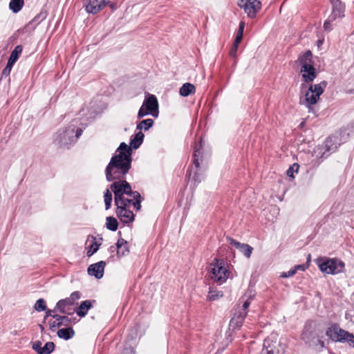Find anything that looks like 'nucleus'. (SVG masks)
I'll use <instances>...</instances> for the list:
<instances>
[{
  "mask_svg": "<svg viewBox=\"0 0 354 354\" xmlns=\"http://www.w3.org/2000/svg\"><path fill=\"white\" fill-rule=\"evenodd\" d=\"M116 153L105 169L106 179L109 182L123 179L131 167V150L126 143H120Z\"/></svg>",
  "mask_w": 354,
  "mask_h": 354,
  "instance_id": "obj_1",
  "label": "nucleus"
},
{
  "mask_svg": "<svg viewBox=\"0 0 354 354\" xmlns=\"http://www.w3.org/2000/svg\"><path fill=\"white\" fill-rule=\"evenodd\" d=\"M209 277L215 283H224L230 277V266L223 259H215L209 266Z\"/></svg>",
  "mask_w": 354,
  "mask_h": 354,
  "instance_id": "obj_2",
  "label": "nucleus"
},
{
  "mask_svg": "<svg viewBox=\"0 0 354 354\" xmlns=\"http://www.w3.org/2000/svg\"><path fill=\"white\" fill-rule=\"evenodd\" d=\"M326 86V82L317 84H310L304 92V95L300 96L299 104L306 106L308 109L309 112L313 111V105H315L318 102Z\"/></svg>",
  "mask_w": 354,
  "mask_h": 354,
  "instance_id": "obj_3",
  "label": "nucleus"
},
{
  "mask_svg": "<svg viewBox=\"0 0 354 354\" xmlns=\"http://www.w3.org/2000/svg\"><path fill=\"white\" fill-rule=\"evenodd\" d=\"M110 189L114 194L115 203L129 202V200L124 198L125 195H131L133 198L140 197V193L133 191L130 184L123 179L114 180L110 185Z\"/></svg>",
  "mask_w": 354,
  "mask_h": 354,
  "instance_id": "obj_4",
  "label": "nucleus"
},
{
  "mask_svg": "<svg viewBox=\"0 0 354 354\" xmlns=\"http://www.w3.org/2000/svg\"><path fill=\"white\" fill-rule=\"evenodd\" d=\"M82 129H75L74 124H71L65 129L59 130L54 136V142L61 147H68L73 144L82 135Z\"/></svg>",
  "mask_w": 354,
  "mask_h": 354,
  "instance_id": "obj_5",
  "label": "nucleus"
},
{
  "mask_svg": "<svg viewBox=\"0 0 354 354\" xmlns=\"http://www.w3.org/2000/svg\"><path fill=\"white\" fill-rule=\"evenodd\" d=\"M312 56L311 51L307 50L300 55L298 59V62L301 66L300 72L306 83L313 82L316 77L315 68L312 64Z\"/></svg>",
  "mask_w": 354,
  "mask_h": 354,
  "instance_id": "obj_6",
  "label": "nucleus"
},
{
  "mask_svg": "<svg viewBox=\"0 0 354 354\" xmlns=\"http://www.w3.org/2000/svg\"><path fill=\"white\" fill-rule=\"evenodd\" d=\"M158 102L154 95L148 94L138 113V118H142L147 115L154 118L158 116Z\"/></svg>",
  "mask_w": 354,
  "mask_h": 354,
  "instance_id": "obj_7",
  "label": "nucleus"
},
{
  "mask_svg": "<svg viewBox=\"0 0 354 354\" xmlns=\"http://www.w3.org/2000/svg\"><path fill=\"white\" fill-rule=\"evenodd\" d=\"M326 335L334 342H347L354 346V335L337 325H333L326 330Z\"/></svg>",
  "mask_w": 354,
  "mask_h": 354,
  "instance_id": "obj_8",
  "label": "nucleus"
},
{
  "mask_svg": "<svg viewBox=\"0 0 354 354\" xmlns=\"http://www.w3.org/2000/svg\"><path fill=\"white\" fill-rule=\"evenodd\" d=\"M319 268L323 272L335 274L344 270V263L340 260L328 259L323 262H320Z\"/></svg>",
  "mask_w": 354,
  "mask_h": 354,
  "instance_id": "obj_9",
  "label": "nucleus"
},
{
  "mask_svg": "<svg viewBox=\"0 0 354 354\" xmlns=\"http://www.w3.org/2000/svg\"><path fill=\"white\" fill-rule=\"evenodd\" d=\"M117 207L116 215L119 218L121 222L124 223H129L133 221L134 214L130 209L131 201L129 202H120L115 203Z\"/></svg>",
  "mask_w": 354,
  "mask_h": 354,
  "instance_id": "obj_10",
  "label": "nucleus"
},
{
  "mask_svg": "<svg viewBox=\"0 0 354 354\" xmlns=\"http://www.w3.org/2000/svg\"><path fill=\"white\" fill-rule=\"evenodd\" d=\"M237 4L251 19L256 17L257 14L261 9V3L259 0H239Z\"/></svg>",
  "mask_w": 354,
  "mask_h": 354,
  "instance_id": "obj_11",
  "label": "nucleus"
},
{
  "mask_svg": "<svg viewBox=\"0 0 354 354\" xmlns=\"http://www.w3.org/2000/svg\"><path fill=\"white\" fill-rule=\"evenodd\" d=\"M81 297V293L79 291L72 292L69 297L59 300L55 306L56 310L62 314H69L70 306H73L76 301Z\"/></svg>",
  "mask_w": 354,
  "mask_h": 354,
  "instance_id": "obj_12",
  "label": "nucleus"
},
{
  "mask_svg": "<svg viewBox=\"0 0 354 354\" xmlns=\"http://www.w3.org/2000/svg\"><path fill=\"white\" fill-rule=\"evenodd\" d=\"M319 337L318 333L315 328V324L313 322L306 324L301 334L302 339L308 344H310L315 339Z\"/></svg>",
  "mask_w": 354,
  "mask_h": 354,
  "instance_id": "obj_13",
  "label": "nucleus"
},
{
  "mask_svg": "<svg viewBox=\"0 0 354 354\" xmlns=\"http://www.w3.org/2000/svg\"><path fill=\"white\" fill-rule=\"evenodd\" d=\"M263 346L265 348L263 350V354H284L285 345L280 342H270V339L264 341Z\"/></svg>",
  "mask_w": 354,
  "mask_h": 354,
  "instance_id": "obj_14",
  "label": "nucleus"
},
{
  "mask_svg": "<svg viewBox=\"0 0 354 354\" xmlns=\"http://www.w3.org/2000/svg\"><path fill=\"white\" fill-rule=\"evenodd\" d=\"M247 314L248 311H241L236 308H234L233 316L230 322V327H232L233 329L240 328Z\"/></svg>",
  "mask_w": 354,
  "mask_h": 354,
  "instance_id": "obj_15",
  "label": "nucleus"
},
{
  "mask_svg": "<svg viewBox=\"0 0 354 354\" xmlns=\"http://www.w3.org/2000/svg\"><path fill=\"white\" fill-rule=\"evenodd\" d=\"M332 12L330 20H336L344 17V6L339 0H331Z\"/></svg>",
  "mask_w": 354,
  "mask_h": 354,
  "instance_id": "obj_16",
  "label": "nucleus"
},
{
  "mask_svg": "<svg viewBox=\"0 0 354 354\" xmlns=\"http://www.w3.org/2000/svg\"><path fill=\"white\" fill-rule=\"evenodd\" d=\"M105 261H101L96 263H93L88 268V274L94 276L97 279H101L104 275Z\"/></svg>",
  "mask_w": 354,
  "mask_h": 354,
  "instance_id": "obj_17",
  "label": "nucleus"
},
{
  "mask_svg": "<svg viewBox=\"0 0 354 354\" xmlns=\"http://www.w3.org/2000/svg\"><path fill=\"white\" fill-rule=\"evenodd\" d=\"M106 6L105 0H88L86 10L88 12L96 14Z\"/></svg>",
  "mask_w": 354,
  "mask_h": 354,
  "instance_id": "obj_18",
  "label": "nucleus"
},
{
  "mask_svg": "<svg viewBox=\"0 0 354 354\" xmlns=\"http://www.w3.org/2000/svg\"><path fill=\"white\" fill-rule=\"evenodd\" d=\"M115 249H117V254L118 257H124L129 252L127 242L122 238L118 240L116 248L114 246L110 247V250L112 252H113Z\"/></svg>",
  "mask_w": 354,
  "mask_h": 354,
  "instance_id": "obj_19",
  "label": "nucleus"
},
{
  "mask_svg": "<svg viewBox=\"0 0 354 354\" xmlns=\"http://www.w3.org/2000/svg\"><path fill=\"white\" fill-rule=\"evenodd\" d=\"M254 294L252 291H248L242 298L241 299V306H237L236 308L241 311H248V308L250 305L251 301L253 299Z\"/></svg>",
  "mask_w": 354,
  "mask_h": 354,
  "instance_id": "obj_20",
  "label": "nucleus"
},
{
  "mask_svg": "<svg viewBox=\"0 0 354 354\" xmlns=\"http://www.w3.org/2000/svg\"><path fill=\"white\" fill-rule=\"evenodd\" d=\"M144 133L142 131H138L136 133L133 138H131L130 140V149H138L143 142Z\"/></svg>",
  "mask_w": 354,
  "mask_h": 354,
  "instance_id": "obj_21",
  "label": "nucleus"
},
{
  "mask_svg": "<svg viewBox=\"0 0 354 354\" xmlns=\"http://www.w3.org/2000/svg\"><path fill=\"white\" fill-rule=\"evenodd\" d=\"M328 141H326L325 146H317L314 149V153L317 158H325L328 156L327 152L330 151L328 145Z\"/></svg>",
  "mask_w": 354,
  "mask_h": 354,
  "instance_id": "obj_22",
  "label": "nucleus"
},
{
  "mask_svg": "<svg viewBox=\"0 0 354 354\" xmlns=\"http://www.w3.org/2000/svg\"><path fill=\"white\" fill-rule=\"evenodd\" d=\"M92 307V304L91 301L86 300L81 303L80 306L78 307L76 313L77 314L81 317H84L86 314L88 310Z\"/></svg>",
  "mask_w": 354,
  "mask_h": 354,
  "instance_id": "obj_23",
  "label": "nucleus"
},
{
  "mask_svg": "<svg viewBox=\"0 0 354 354\" xmlns=\"http://www.w3.org/2000/svg\"><path fill=\"white\" fill-rule=\"evenodd\" d=\"M195 86L190 83H185L180 88V94L183 97H187L192 93H195Z\"/></svg>",
  "mask_w": 354,
  "mask_h": 354,
  "instance_id": "obj_24",
  "label": "nucleus"
},
{
  "mask_svg": "<svg viewBox=\"0 0 354 354\" xmlns=\"http://www.w3.org/2000/svg\"><path fill=\"white\" fill-rule=\"evenodd\" d=\"M57 334L59 338H62L64 339L67 340L72 338L74 336L75 332L72 328L69 327L59 329L57 331Z\"/></svg>",
  "mask_w": 354,
  "mask_h": 354,
  "instance_id": "obj_25",
  "label": "nucleus"
},
{
  "mask_svg": "<svg viewBox=\"0 0 354 354\" xmlns=\"http://www.w3.org/2000/svg\"><path fill=\"white\" fill-rule=\"evenodd\" d=\"M153 125V120L152 119H146L143 120L141 122H140L137 126L136 129L140 130H145L147 131L149 130L152 126Z\"/></svg>",
  "mask_w": 354,
  "mask_h": 354,
  "instance_id": "obj_26",
  "label": "nucleus"
},
{
  "mask_svg": "<svg viewBox=\"0 0 354 354\" xmlns=\"http://www.w3.org/2000/svg\"><path fill=\"white\" fill-rule=\"evenodd\" d=\"M23 6L24 0H11L9 3V8L14 13L20 11Z\"/></svg>",
  "mask_w": 354,
  "mask_h": 354,
  "instance_id": "obj_27",
  "label": "nucleus"
},
{
  "mask_svg": "<svg viewBox=\"0 0 354 354\" xmlns=\"http://www.w3.org/2000/svg\"><path fill=\"white\" fill-rule=\"evenodd\" d=\"M106 227L111 231H116L118 227V223L115 218L113 216H108L106 218Z\"/></svg>",
  "mask_w": 354,
  "mask_h": 354,
  "instance_id": "obj_28",
  "label": "nucleus"
},
{
  "mask_svg": "<svg viewBox=\"0 0 354 354\" xmlns=\"http://www.w3.org/2000/svg\"><path fill=\"white\" fill-rule=\"evenodd\" d=\"M238 250L242 252L246 258L249 259L252 253L253 248L248 244L241 243Z\"/></svg>",
  "mask_w": 354,
  "mask_h": 354,
  "instance_id": "obj_29",
  "label": "nucleus"
},
{
  "mask_svg": "<svg viewBox=\"0 0 354 354\" xmlns=\"http://www.w3.org/2000/svg\"><path fill=\"white\" fill-rule=\"evenodd\" d=\"M201 147H202V140H201L200 144L198 145H196L194 149V164L195 165L196 168L199 167V165H200L198 156H200V153H201L200 149H201Z\"/></svg>",
  "mask_w": 354,
  "mask_h": 354,
  "instance_id": "obj_30",
  "label": "nucleus"
},
{
  "mask_svg": "<svg viewBox=\"0 0 354 354\" xmlns=\"http://www.w3.org/2000/svg\"><path fill=\"white\" fill-rule=\"evenodd\" d=\"M55 344L52 342H46L41 348L39 354H50L54 350Z\"/></svg>",
  "mask_w": 354,
  "mask_h": 354,
  "instance_id": "obj_31",
  "label": "nucleus"
},
{
  "mask_svg": "<svg viewBox=\"0 0 354 354\" xmlns=\"http://www.w3.org/2000/svg\"><path fill=\"white\" fill-rule=\"evenodd\" d=\"M104 203L106 209H109L111 207V202H112V194L109 189H106L104 194Z\"/></svg>",
  "mask_w": 354,
  "mask_h": 354,
  "instance_id": "obj_32",
  "label": "nucleus"
},
{
  "mask_svg": "<svg viewBox=\"0 0 354 354\" xmlns=\"http://www.w3.org/2000/svg\"><path fill=\"white\" fill-rule=\"evenodd\" d=\"M21 52H22V46L21 45H17V46H15L14 50L11 52V54H10L9 58L11 59L12 60L17 62V60L18 59Z\"/></svg>",
  "mask_w": 354,
  "mask_h": 354,
  "instance_id": "obj_33",
  "label": "nucleus"
},
{
  "mask_svg": "<svg viewBox=\"0 0 354 354\" xmlns=\"http://www.w3.org/2000/svg\"><path fill=\"white\" fill-rule=\"evenodd\" d=\"M34 308L36 311L38 312L46 310V304L45 300L44 299H39L36 301L34 306Z\"/></svg>",
  "mask_w": 354,
  "mask_h": 354,
  "instance_id": "obj_34",
  "label": "nucleus"
},
{
  "mask_svg": "<svg viewBox=\"0 0 354 354\" xmlns=\"http://www.w3.org/2000/svg\"><path fill=\"white\" fill-rule=\"evenodd\" d=\"M223 292L215 290L210 289L208 292V299L210 301H214L220 297H222Z\"/></svg>",
  "mask_w": 354,
  "mask_h": 354,
  "instance_id": "obj_35",
  "label": "nucleus"
},
{
  "mask_svg": "<svg viewBox=\"0 0 354 354\" xmlns=\"http://www.w3.org/2000/svg\"><path fill=\"white\" fill-rule=\"evenodd\" d=\"M244 27H245V23L241 21L239 24V30H238V32L236 34V38L234 40L236 44H239L242 40Z\"/></svg>",
  "mask_w": 354,
  "mask_h": 354,
  "instance_id": "obj_36",
  "label": "nucleus"
},
{
  "mask_svg": "<svg viewBox=\"0 0 354 354\" xmlns=\"http://www.w3.org/2000/svg\"><path fill=\"white\" fill-rule=\"evenodd\" d=\"M299 167V166L298 164H297V163L293 164L287 170V175L289 177L293 178L294 177V173L298 172Z\"/></svg>",
  "mask_w": 354,
  "mask_h": 354,
  "instance_id": "obj_37",
  "label": "nucleus"
},
{
  "mask_svg": "<svg viewBox=\"0 0 354 354\" xmlns=\"http://www.w3.org/2000/svg\"><path fill=\"white\" fill-rule=\"evenodd\" d=\"M99 245L100 244H97L96 242L93 243L89 250L87 251V256L91 257L99 249Z\"/></svg>",
  "mask_w": 354,
  "mask_h": 354,
  "instance_id": "obj_38",
  "label": "nucleus"
},
{
  "mask_svg": "<svg viewBox=\"0 0 354 354\" xmlns=\"http://www.w3.org/2000/svg\"><path fill=\"white\" fill-rule=\"evenodd\" d=\"M135 200L131 203V205H133V207L137 209L140 210L141 208V201H142V197L140 195V197L138 198H133Z\"/></svg>",
  "mask_w": 354,
  "mask_h": 354,
  "instance_id": "obj_39",
  "label": "nucleus"
},
{
  "mask_svg": "<svg viewBox=\"0 0 354 354\" xmlns=\"http://www.w3.org/2000/svg\"><path fill=\"white\" fill-rule=\"evenodd\" d=\"M296 274V269L292 268L288 272H282L281 277L283 278H287L292 277Z\"/></svg>",
  "mask_w": 354,
  "mask_h": 354,
  "instance_id": "obj_40",
  "label": "nucleus"
},
{
  "mask_svg": "<svg viewBox=\"0 0 354 354\" xmlns=\"http://www.w3.org/2000/svg\"><path fill=\"white\" fill-rule=\"evenodd\" d=\"M42 348V344L39 341H36L32 344V349L35 350L38 354L41 352Z\"/></svg>",
  "mask_w": 354,
  "mask_h": 354,
  "instance_id": "obj_41",
  "label": "nucleus"
},
{
  "mask_svg": "<svg viewBox=\"0 0 354 354\" xmlns=\"http://www.w3.org/2000/svg\"><path fill=\"white\" fill-rule=\"evenodd\" d=\"M335 20H330V17L327 19L326 21H325L324 24V28L326 31H330L332 30L331 28V23L333 22Z\"/></svg>",
  "mask_w": 354,
  "mask_h": 354,
  "instance_id": "obj_42",
  "label": "nucleus"
},
{
  "mask_svg": "<svg viewBox=\"0 0 354 354\" xmlns=\"http://www.w3.org/2000/svg\"><path fill=\"white\" fill-rule=\"evenodd\" d=\"M238 45H239V44H236V41H234V44L230 50V55L231 57H234L236 56V51L238 49Z\"/></svg>",
  "mask_w": 354,
  "mask_h": 354,
  "instance_id": "obj_43",
  "label": "nucleus"
},
{
  "mask_svg": "<svg viewBox=\"0 0 354 354\" xmlns=\"http://www.w3.org/2000/svg\"><path fill=\"white\" fill-rule=\"evenodd\" d=\"M227 240L230 244L235 246L237 249L239 248V246H241V243L237 241L236 240L231 237H227Z\"/></svg>",
  "mask_w": 354,
  "mask_h": 354,
  "instance_id": "obj_44",
  "label": "nucleus"
},
{
  "mask_svg": "<svg viewBox=\"0 0 354 354\" xmlns=\"http://www.w3.org/2000/svg\"><path fill=\"white\" fill-rule=\"evenodd\" d=\"M50 329H54L55 328H58L62 326L60 321L54 320L53 322H49Z\"/></svg>",
  "mask_w": 354,
  "mask_h": 354,
  "instance_id": "obj_45",
  "label": "nucleus"
},
{
  "mask_svg": "<svg viewBox=\"0 0 354 354\" xmlns=\"http://www.w3.org/2000/svg\"><path fill=\"white\" fill-rule=\"evenodd\" d=\"M62 326H68L70 323V319L66 316H62L60 319Z\"/></svg>",
  "mask_w": 354,
  "mask_h": 354,
  "instance_id": "obj_46",
  "label": "nucleus"
},
{
  "mask_svg": "<svg viewBox=\"0 0 354 354\" xmlns=\"http://www.w3.org/2000/svg\"><path fill=\"white\" fill-rule=\"evenodd\" d=\"M15 62H16L15 61L12 60L11 59L9 58L6 67L7 68H9L10 70H12V68Z\"/></svg>",
  "mask_w": 354,
  "mask_h": 354,
  "instance_id": "obj_47",
  "label": "nucleus"
},
{
  "mask_svg": "<svg viewBox=\"0 0 354 354\" xmlns=\"http://www.w3.org/2000/svg\"><path fill=\"white\" fill-rule=\"evenodd\" d=\"M15 62H16L15 61L12 60L11 59L9 58L6 67L7 68H9L10 70H12V68Z\"/></svg>",
  "mask_w": 354,
  "mask_h": 354,
  "instance_id": "obj_48",
  "label": "nucleus"
},
{
  "mask_svg": "<svg viewBox=\"0 0 354 354\" xmlns=\"http://www.w3.org/2000/svg\"><path fill=\"white\" fill-rule=\"evenodd\" d=\"M57 310L56 308L55 310H46V316H45V318H46L48 316H51L53 317V315H54L53 313Z\"/></svg>",
  "mask_w": 354,
  "mask_h": 354,
  "instance_id": "obj_49",
  "label": "nucleus"
},
{
  "mask_svg": "<svg viewBox=\"0 0 354 354\" xmlns=\"http://www.w3.org/2000/svg\"><path fill=\"white\" fill-rule=\"evenodd\" d=\"M11 70L5 67L2 71V76H8L10 73Z\"/></svg>",
  "mask_w": 354,
  "mask_h": 354,
  "instance_id": "obj_50",
  "label": "nucleus"
},
{
  "mask_svg": "<svg viewBox=\"0 0 354 354\" xmlns=\"http://www.w3.org/2000/svg\"><path fill=\"white\" fill-rule=\"evenodd\" d=\"M305 268H306V267L304 265H297V266H295L294 268V269H296V272L297 271V270H304Z\"/></svg>",
  "mask_w": 354,
  "mask_h": 354,
  "instance_id": "obj_51",
  "label": "nucleus"
},
{
  "mask_svg": "<svg viewBox=\"0 0 354 354\" xmlns=\"http://www.w3.org/2000/svg\"><path fill=\"white\" fill-rule=\"evenodd\" d=\"M124 198L130 201L131 203H133V201L135 200L131 195H125Z\"/></svg>",
  "mask_w": 354,
  "mask_h": 354,
  "instance_id": "obj_52",
  "label": "nucleus"
},
{
  "mask_svg": "<svg viewBox=\"0 0 354 354\" xmlns=\"http://www.w3.org/2000/svg\"><path fill=\"white\" fill-rule=\"evenodd\" d=\"M62 317L61 315H55L54 314V315H53V317L55 319V320H57V321H60V319H62Z\"/></svg>",
  "mask_w": 354,
  "mask_h": 354,
  "instance_id": "obj_53",
  "label": "nucleus"
},
{
  "mask_svg": "<svg viewBox=\"0 0 354 354\" xmlns=\"http://www.w3.org/2000/svg\"><path fill=\"white\" fill-rule=\"evenodd\" d=\"M111 8H112V10H114V9H115L116 6L115 4H111Z\"/></svg>",
  "mask_w": 354,
  "mask_h": 354,
  "instance_id": "obj_54",
  "label": "nucleus"
},
{
  "mask_svg": "<svg viewBox=\"0 0 354 354\" xmlns=\"http://www.w3.org/2000/svg\"><path fill=\"white\" fill-rule=\"evenodd\" d=\"M304 88H306V86L305 84H301V90H303Z\"/></svg>",
  "mask_w": 354,
  "mask_h": 354,
  "instance_id": "obj_55",
  "label": "nucleus"
}]
</instances>
